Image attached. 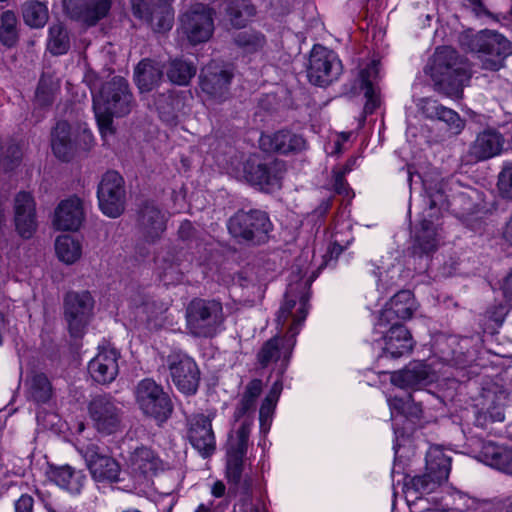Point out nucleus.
I'll use <instances>...</instances> for the list:
<instances>
[{
    "label": "nucleus",
    "instance_id": "obj_1",
    "mask_svg": "<svg viewBox=\"0 0 512 512\" xmlns=\"http://www.w3.org/2000/svg\"><path fill=\"white\" fill-rule=\"evenodd\" d=\"M315 258H296L291 266L289 283L284 300L277 313V325L281 329L289 322L283 338L274 337L266 341L257 354L261 367L282 358L287 364L296 343V336L305 321L309 310L310 288L321 271L327 266L324 258L315 262Z\"/></svg>",
    "mask_w": 512,
    "mask_h": 512
},
{
    "label": "nucleus",
    "instance_id": "obj_2",
    "mask_svg": "<svg viewBox=\"0 0 512 512\" xmlns=\"http://www.w3.org/2000/svg\"><path fill=\"white\" fill-rule=\"evenodd\" d=\"M256 402L241 396L233 413L235 422L241 421L239 427L229 434L226 444V478L236 492L248 498L251 494L252 479L243 477L244 463L249 446V436L254 421Z\"/></svg>",
    "mask_w": 512,
    "mask_h": 512
},
{
    "label": "nucleus",
    "instance_id": "obj_3",
    "mask_svg": "<svg viewBox=\"0 0 512 512\" xmlns=\"http://www.w3.org/2000/svg\"><path fill=\"white\" fill-rule=\"evenodd\" d=\"M85 79L91 88L93 108L100 133L106 137L113 133V117H122L131 112L132 95L122 77H114L98 91L97 82H92L89 74Z\"/></svg>",
    "mask_w": 512,
    "mask_h": 512
},
{
    "label": "nucleus",
    "instance_id": "obj_4",
    "mask_svg": "<svg viewBox=\"0 0 512 512\" xmlns=\"http://www.w3.org/2000/svg\"><path fill=\"white\" fill-rule=\"evenodd\" d=\"M430 75L437 85L451 96H460L462 87L470 79V68L466 61L451 47L436 50L429 66Z\"/></svg>",
    "mask_w": 512,
    "mask_h": 512
},
{
    "label": "nucleus",
    "instance_id": "obj_5",
    "mask_svg": "<svg viewBox=\"0 0 512 512\" xmlns=\"http://www.w3.org/2000/svg\"><path fill=\"white\" fill-rule=\"evenodd\" d=\"M187 332L197 338H213L225 321L223 305L215 299L194 298L185 309Z\"/></svg>",
    "mask_w": 512,
    "mask_h": 512
},
{
    "label": "nucleus",
    "instance_id": "obj_6",
    "mask_svg": "<svg viewBox=\"0 0 512 512\" xmlns=\"http://www.w3.org/2000/svg\"><path fill=\"white\" fill-rule=\"evenodd\" d=\"M470 51L476 53L481 68L498 71L504 66L507 56L512 54L510 41L493 31H481L473 35L466 43Z\"/></svg>",
    "mask_w": 512,
    "mask_h": 512
},
{
    "label": "nucleus",
    "instance_id": "obj_7",
    "mask_svg": "<svg viewBox=\"0 0 512 512\" xmlns=\"http://www.w3.org/2000/svg\"><path fill=\"white\" fill-rule=\"evenodd\" d=\"M135 401L142 413L162 425L172 416L174 405L170 395L152 378L142 379L134 389Z\"/></svg>",
    "mask_w": 512,
    "mask_h": 512
},
{
    "label": "nucleus",
    "instance_id": "obj_8",
    "mask_svg": "<svg viewBox=\"0 0 512 512\" xmlns=\"http://www.w3.org/2000/svg\"><path fill=\"white\" fill-rule=\"evenodd\" d=\"M272 224L266 213L240 211L228 222L229 233L239 241L258 244L266 239Z\"/></svg>",
    "mask_w": 512,
    "mask_h": 512
},
{
    "label": "nucleus",
    "instance_id": "obj_9",
    "mask_svg": "<svg viewBox=\"0 0 512 512\" xmlns=\"http://www.w3.org/2000/svg\"><path fill=\"white\" fill-rule=\"evenodd\" d=\"M77 449L96 482L114 483L120 480V464L102 447L96 443H79Z\"/></svg>",
    "mask_w": 512,
    "mask_h": 512
},
{
    "label": "nucleus",
    "instance_id": "obj_10",
    "mask_svg": "<svg viewBox=\"0 0 512 512\" xmlns=\"http://www.w3.org/2000/svg\"><path fill=\"white\" fill-rule=\"evenodd\" d=\"M166 365L172 382L186 394L197 392L200 383V370L196 361L182 350H173L166 357Z\"/></svg>",
    "mask_w": 512,
    "mask_h": 512
},
{
    "label": "nucleus",
    "instance_id": "obj_11",
    "mask_svg": "<svg viewBox=\"0 0 512 512\" xmlns=\"http://www.w3.org/2000/svg\"><path fill=\"white\" fill-rule=\"evenodd\" d=\"M89 416L95 429L105 435L121 430L123 410L119 403L109 394L97 395L88 405Z\"/></svg>",
    "mask_w": 512,
    "mask_h": 512
},
{
    "label": "nucleus",
    "instance_id": "obj_12",
    "mask_svg": "<svg viewBox=\"0 0 512 512\" xmlns=\"http://www.w3.org/2000/svg\"><path fill=\"white\" fill-rule=\"evenodd\" d=\"M214 418L215 412H210L194 413L185 419L186 438L203 458L210 457L216 451V439L212 428Z\"/></svg>",
    "mask_w": 512,
    "mask_h": 512
},
{
    "label": "nucleus",
    "instance_id": "obj_13",
    "mask_svg": "<svg viewBox=\"0 0 512 512\" xmlns=\"http://www.w3.org/2000/svg\"><path fill=\"white\" fill-rule=\"evenodd\" d=\"M237 174L265 192H273L281 187L280 165L276 162L266 164L256 155L247 158Z\"/></svg>",
    "mask_w": 512,
    "mask_h": 512
},
{
    "label": "nucleus",
    "instance_id": "obj_14",
    "mask_svg": "<svg viewBox=\"0 0 512 512\" xmlns=\"http://www.w3.org/2000/svg\"><path fill=\"white\" fill-rule=\"evenodd\" d=\"M342 73V64L332 50L315 45L310 53L307 74L309 81L317 86H326L337 80Z\"/></svg>",
    "mask_w": 512,
    "mask_h": 512
},
{
    "label": "nucleus",
    "instance_id": "obj_15",
    "mask_svg": "<svg viewBox=\"0 0 512 512\" xmlns=\"http://www.w3.org/2000/svg\"><path fill=\"white\" fill-rule=\"evenodd\" d=\"M64 317L73 337H79L88 324L94 307V299L89 291H69L63 301Z\"/></svg>",
    "mask_w": 512,
    "mask_h": 512
},
{
    "label": "nucleus",
    "instance_id": "obj_16",
    "mask_svg": "<svg viewBox=\"0 0 512 512\" xmlns=\"http://www.w3.org/2000/svg\"><path fill=\"white\" fill-rule=\"evenodd\" d=\"M100 210L110 218L119 217L125 209V189L122 176L115 172H107L98 187Z\"/></svg>",
    "mask_w": 512,
    "mask_h": 512
},
{
    "label": "nucleus",
    "instance_id": "obj_17",
    "mask_svg": "<svg viewBox=\"0 0 512 512\" xmlns=\"http://www.w3.org/2000/svg\"><path fill=\"white\" fill-rule=\"evenodd\" d=\"M506 395L496 388H484L475 400L474 425L481 429H489L496 422L505 419L504 401Z\"/></svg>",
    "mask_w": 512,
    "mask_h": 512
},
{
    "label": "nucleus",
    "instance_id": "obj_18",
    "mask_svg": "<svg viewBox=\"0 0 512 512\" xmlns=\"http://www.w3.org/2000/svg\"><path fill=\"white\" fill-rule=\"evenodd\" d=\"M181 23L184 33L193 44L207 41L214 28L211 9L203 4H195L183 16Z\"/></svg>",
    "mask_w": 512,
    "mask_h": 512
},
{
    "label": "nucleus",
    "instance_id": "obj_19",
    "mask_svg": "<svg viewBox=\"0 0 512 512\" xmlns=\"http://www.w3.org/2000/svg\"><path fill=\"white\" fill-rule=\"evenodd\" d=\"M417 302L410 290L397 292L380 311L375 327L382 329L391 322H400L410 319L417 310Z\"/></svg>",
    "mask_w": 512,
    "mask_h": 512
},
{
    "label": "nucleus",
    "instance_id": "obj_20",
    "mask_svg": "<svg viewBox=\"0 0 512 512\" xmlns=\"http://www.w3.org/2000/svg\"><path fill=\"white\" fill-rule=\"evenodd\" d=\"M85 212L83 202L76 196L69 197L58 203L51 224L58 231H78L84 222Z\"/></svg>",
    "mask_w": 512,
    "mask_h": 512
},
{
    "label": "nucleus",
    "instance_id": "obj_21",
    "mask_svg": "<svg viewBox=\"0 0 512 512\" xmlns=\"http://www.w3.org/2000/svg\"><path fill=\"white\" fill-rule=\"evenodd\" d=\"M383 333L384 346L380 357L400 358L412 352L415 342L410 331L400 322H391Z\"/></svg>",
    "mask_w": 512,
    "mask_h": 512
},
{
    "label": "nucleus",
    "instance_id": "obj_22",
    "mask_svg": "<svg viewBox=\"0 0 512 512\" xmlns=\"http://www.w3.org/2000/svg\"><path fill=\"white\" fill-rule=\"evenodd\" d=\"M46 476L52 483L71 495L81 494L87 482V476L83 470L75 469L68 464L49 463Z\"/></svg>",
    "mask_w": 512,
    "mask_h": 512
},
{
    "label": "nucleus",
    "instance_id": "obj_23",
    "mask_svg": "<svg viewBox=\"0 0 512 512\" xmlns=\"http://www.w3.org/2000/svg\"><path fill=\"white\" fill-rule=\"evenodd\" d=\"M448 345L451 348L452 365L464 369L477 360L482 347V338L479 334L464 337L452 336L448 339Z\"/></svg>",
    "mask_w": 512,
    "mask_h": 512
},
{
    "label": "nucleus",
    "instance_id": "obj_24",
    "mask_svg": "<svg viewBox=\"0 0 512 512\" xmlns=\"http://www.w3.org/2000/svg\"><path fill=\"white\" fill-rule=\"evenodd\" d=\"M14 224L18 234L25 239L37 229L36 205L30 193L20 192L14 201Z\"/></svg>",
    "mask_w": 512,
    "mask_h": 512
},
{
    "label": "nucleus",
    "instance_id": "obj_25",
    "mask_svg": "<svg viewBox=\"0 0 512 512\" xmlns=\"http://www.w3.org/2000/svg\"><path fill=\"white\" fill-rule=\"evenodd\" d=\"M119 358L120 354L115 348L101 349L88 365L93 380L100 384L113 382L119 373Z\"/></svg>",
    "mask_w": 512,
    "mask_h": 512
},
{
    "label": "nucleus",
    "instance_id": "obj_26",
    "mask_svg": "<svg viewBox=\"0 0 512 512\" xmlns=\"http://www.w3.org/2000/svg\"><path fill=\"white\" fill-rule=\"evenodd\" d=\"M259 147L268 153L288 154L302 150L305 147V140L287 130L265 132L259 138Z\"/></svg>",
    "mask_w": 512,
    "mask_h": 512
},
{
    "label": "nucleus",
    "instance_id": "obj_27",
    "mask_svg": "<svg viewBox=\"0 0 512 512\" xmlns=\"http://www.w3.org/2000/svg\"><path fill=\"white\" fill-rule=\"evenodd\" d=\"M128 468L135 477L147 478L163 471L165 464L153 449L140 446L130 453Z\"/></svg>",
    "mask_w": 512,
    "mask_h": 512
},
{
    "label": "nucleus",
    "instance_id": "obj_28",
    "mask_svg": "<svg viewBox=\"0 0 512 512\" xmlns=\"http://www.w3.org/2000/svg\"><path fill=\"white\" fill-rule=\"evenodd\" d=\"M503 136L492 129L479 133L471 144L468 156L471 161L478 162L500 155L504 150Z\"/></svg>",
    "mask_w": 512,
    "mask_h": 512
},
{
    "label": "nucleus",
    "instance_id": "obj_29",
    "mask_svg": "<svg viewBox=\"0 0 512 512\" xmlns=\"http://www.w3.org/2000/svg\"><path fill=\"white\" fill-rule=\"evenodd\" d=\"M478 459L486 465L512 475V448L494 441H482Z\"/></svg>",
    "mask_w": 512,
    "mask_h": 512
},
{
    "label": "nucleus",
    "instance_id": "obj_30",
    "mask_svg": "<svg viewBox=\"0 0 512 512\" xmlns=\"http://www.w3.org/2000/svg\"><path fill=\"white\" fill-rule=\"evenodd\" d=\"M167 217L158 207L147 204L140 213L139 223L143 238L148 243L159 239L166 230Z\"/></svg>",
    "mask_w": 512,
    "mask_h": 512
},
{
    "label": "nucleus",
    "instance_id": "obj_31",
    "mask_svg": "<svg viewBox=\"0 0 512 512\" xmlns=\"http://www.w3.org/2000/svg\"><path fill=\"white\" fill-rule=\"evenodd\" d=\"M390 380L400 388H416L430 382V370L425 363L414 361L404 369L392 372Z\"/></svg>",
    "mask_w": 512,
    "mask_h": 512
},
{
    "label": "nucleus",
    "instance_id": "obj_32",
    "mask_svg": "<svg viewBox=\"0 0 512 512\" xmlns=\"http://www.w3.org/2000/svg\"><path fill=\"white\" fill-rule=\"evenodd\" d=\"M231 78L232 73L227 69L213 72L211 67H207L201 74V88L207 94L221 100L227 94Z\"/></svg>",
    "mask_w": 512,
    "mask_h": 512
},
{
    "label": "nucleus",
    "instance_id": "obj_33",
    "mask_svg": "<svg viewBox=\"0 0 512 512\" xmlns=\"http://www.w3.org/2000/svg\"><path fill=\"white\" fill-rule=\"evenodd\" d=\"M64 8L72 16L80 17L89 25L104 17L110 9V0H97L93 7L81 10L83 0H63Z\"/></svg>",
    "mask_w": 512,
    "mask_h": 512
},
{
    "label": "nucleus",
    "instance_id": "obj_34",
    "mask_svg": "<svg viewBox=\"0 0 512 512\" xmlns=\"http://www.w3.org/2000/svg\"><path fill=\"white\" fill-rule=\"evenodd\" d=\"M425 470L443 484L450 474L451 458L440 447H430L426 454Z\"/></svg>",
    "mask_w": 512,
    "mask_h": 512
},
{
    "label": "nucleus",
    "instance_id": "obj_35",
    "mask_svg": "<svg viewBox=\"0 0 512 512\" xmlns=\"http://www.w3.org/2000/svg\"><path fill=\"white\" fill-rule=\"evenodd\" d=\"M28 398L37 404L47 403L53 396V387L43 372H32L26 380Z\"/></svg>",
    "mask_w": 512,
    "mask_h": 512
},
{
    "label": "nucleus",
    "instance_id": "obj_36",
    "mask_svg": "<svg viewBox=\"0 0 512 512\" xmlns=\"http://www.w3.org/2000/svg\"><path fill=\"white\" fill-rule=\"evenodd\" d=\"M442 485L432 474L425 470L422 475H415L406 478L404 491L407 496L420 498L423 495L430 494Z\"/></svg>",
    "mask_w": 512,
    "mask_h": 512
},
{
    "label": "nucleus",
    "instance_id": "obj_37",
    "mask_svg": "<svg viewBox=\"0 0 512 512\" xmlns=\"http://www.w3.org/2000/svg\"><path fill=\"white\" fill-rule=\"evenodd\" d=\"M162 77V70L158 63L151 60L141 61L135 69V80L138 88L144 91H150L158 84Z\"/></svg>",
    "mask_w": 512,
    "mask_h": 512
},
{
    "label": "nucleus",
    "instance_id": "obj_38",
    "mask_svg": "<svg viewBox=\"0 0 512 512\" xmlns=\"http://www.w3.org/2000/svg\"><path fill=\"white\" fill-rule=\"evenodd\" d=\"M423 110L427 117L447 123L454 133H459L464 127V122L455 111L439 105L436 101L427 100Z\"/></svg>",
    "mask_w": 512,
    "mask_h": 512
},
{
    "label": "nucleus",
    "instance_id": "obj_39",
    "mask_svg": "<svg viewBox=\"0 0 512 512\" xmlns=\"http://www.w3.org/2000/svg\"><path fill=\"white\" fill-rule=\"evenodd\" d=\"M52 150L55 156L61 160H66L73 149L70 126L66 122L57 123L52 133Z\"/></svg>",
    "mask_w": 512,
    "mask_h": 512
},
{
    "label": "nucleus",
    "instance_id": "obj_40",
    "mask_svg": "<svg viewBox=\"0 0 512 512\" xmlns=\"http://www.w3.org/2000/svg\"><path fill=\"white\" fill-rule=\"evenodd\" d=\"M22 17L31 28H42L48 21V7L39 1H28L22 6Z\"/></svg>",
    "mask_w": 512,
    "mask_h": 512
},
{
    "label": "nucleus",
    "instance_id": "obj_41",
    "mask_svg": "<svg viewBox=\"0 0 512 512\" xmlns=\"http://www.w3.org/2000/svg\"><path fill=\"white\" fill-rule=\"evenodd\" d=\"M158 269L159 278L164 285H175L183 279L179 258H161Z\"/></svg>",
    "mask_w": 512,
    "mask_h": 512
},
{
    "label": "nucleus",
    "instance_id": "obj_42",
    "mask_svg": "<svg viewBox=\"0 0 512 512\" xmlns=\"http://www.w3.org/2000/svg\"><path fill=\"white\" fill-rule=\"evenodd\" d=\"M0 41L7 47L14 46L18 41L17 18L12 11H5L1 16Z\"/></svg>",
    "mask_w": 512,
    "mask_h": 512
},
{
    "label": "nucleus",
    "instance_id": "obj_43",
    "mask_svg": "<svg viewBox=\"0 0 512 512\" xmlns=\"http://www.w3.org/2000/svg\"><path fill=\"white\" fill-rule=\"evenodd\" d=\"M379 75L378 63L372 61L362 68L359 73L360 88L368 101H372L375 94L374 84Z\"/></svg>",
    "mask_w": 512,
    "mask_h": 512
},
{
    "label": "nucleus",
    "instance_id": "obj_44",
    "mask_svg": "<svg viewBox=\"0 0 512 512\" xmlns=\"http://www.w3.org/2000/svg\"><path fill=\"white\" fill-rule=\"evenodd\" d=\"M417 241L423 253L434 252L440 241L437 227L430 222L423 221Z\"/></svg>",
    "mask_w": 512,
    "mask_h": 512
},
{
    "label": "nucleus",
    "instance_id": "obj_45",
    "mask_svg": "<svg viewBox=\"0 0 512 512\" xmlns=\"http://www.w3.org/2000/svg\"><path fill=\"white\" fill-rule=\"evenodd\" d=\"M195 73L196 69L193 65L181 60L173 61L167 71L170 81L178 85L188 84Z\"/></svg>",
    "mask_w": 512,
    "mask_h": 512
},
{
    "label": "nucleus",
    "instance_id": "obj_46",
    "mask_svg": "<svg viewBox=\"0 0 512 512\" xmlns=\"http://www.w3.org/2000/svg\"><path fill=\"white\" fill-rule=\"evenodd\" d=\"M69 48L67 33L61 24L53 25L49 30L48 49L55 55L64 54Z\"/></svg>",
    "mask_w": 512,
    "mask_h": 512
},
{
    "label": "nucleus",
    "instance_id": "obj_47",
    "mask_svg": "<svg viewBox=\"0 0 512 512\" xmlns=\"http://www.w3.org/2000/svg\"><path fill=\"white\" fill-rule=\"evenodd\" d=\"M55 251L57 256H80L82 252L81 243L70 235H61L55 240Z\"/></svg>",
    "mask_w": 512,
    "mask_h": 512
},
{
    "label": "nucleus",
    "instance_id": "obj_48",
    "mask_svg": "<svg viewBox=\"0 0 512 512\" xmlns=\"http://www.w3.org/2000/svg\"><path fill=\"white\" fill-rule=\"evenodd\" d=\"M391 405L407 418L418 420L422 417V405L420 403H416L411 396L407 399L395 397L392 400Z\"/></svg>",
    "mask_w": 512,
    "mask_h": 512
},
{
    "label": "nucleus",
    "instance_id": "obj_49",
    "mask_svg": "<svg viewBox=\"0 0 512 512\" xmlns=\"http://www.w3.org/2000/svg\"><path fill=\"white\" fill-rule=\"evenodd\" d=\"M236 42L244 51L250 53L262 48L264 38L260 34L244 31L238 34Z\"/></svg>",
    "mask_w": 512,
    "mask_h": 512
},
{
    "label": "nucleus",
    "instance_id": "obj_50",
    "mask_svg": "<svg viewBox=\"0 0 512 512\" xmlns=\"http://www.w3.org/2000/svg\"><path fill=\"white\" fill-rule=\"evenodd\" d=\"M498 187L504 197L512 199V164L507 165L501 171Z\"/></svg>",
    "mask_w": 512,
    "mask_h": 512
},
{
    "label": "nucleus",
    "instance_id": "obj_51",
    "mask_svg": "<svg viewBox=\"0 0 512 512\" xmlns=\"http://www.w3.org/2000/svg\"><path fill=\"white\" fill-rule=\"evenodd\" d=\"M152 22L156 31L165 32L172 27L173 13L166 10L162 16L153 15Z\"/></svg>",
    "mask_w": 512,
    "mask_h": 512
},
{
    "label": "nucleus",
    "instance_id": "obj_52",
    "mask_svg": "<svg viewBox=\"0 0 512 512\" xmlns=\"http://www.w3.org/2000/svg\"><path fill=\"white\" fill-rule=\"evenodd\" d=\"M276 404L277 403L264 398L259 410V420L261 429H264L266 424L270 421Z\"/></svg>",
    "mask_w": 512,
    "mask_h": 512
},
{
    "label": "nucleus",
    "instance_id": "obj_53",
    "mask_svg": "<svg viewBox=\"0 0 512 512\" xmlns=\"http://www.w3.org/2000/svg\"><path fill=\"white\" fill-rule=\"evenodd\" d=\"M262 388V381L260 379H253L246 385L242 395L256 402L262 392Z\"/></svg>",
    "mask_w": 512,
    "mask_h": 512
},
{
    "label": "nucleus",
    "instance_id": "obj_54",
    "mask_svg": "<svg viewBox=\"0 0 512 512\" xmlns=\"http://www.w3.org/2000/svg\"><path fill=\"white\" fill-rule=\"evenodd\" d=\"M34 498L29 494H22L14 503V512H33Z\"/></svg>",
    "mask_w": 512,
    "mask_h": 512
},
{
    "label": "nucleus",
    "instance_id": "obj_55",
    "mask_svg": "<svg viewBox=\"0 0 512 512\" xmlns=\"http://www.w3.org/2000/svg\"><path fill=\"white\" fill-rule=\"evenodd\" d=\"M282 389H283L282 380L281 379H277L273 383V385H272L269 393L266 395L265 399L277 403V401H278V399L280 397V394L282 392Z\"/></svg>",
    "mask_w": 512,
    "mask_h": 512
},
{
    "label": "nucleus",
    "instance_id": "obj_56",
    "mask_svg": "<svg viewBox=\"0 0 512 512\" xmlns=\"http://www.w3.org/2000/svg\"><path fill=\"white\" fill-rule=\"evenodd\" d=\"M243 512H268L265 504L261 501L256 503L244 501L241 505Z\"/></svg>",
    "mask_w": 512,
    "mask_h": 512
},
{
    "label": "nucleus",
    "instance_id": "obj_57",
    "mask_svg": "<svg viewBox=\"0 0 512 512\" xmlns=\"http://www.w3.org/2000/svg\"><path fill=\"white\" fill-rule=\"evenodd\" d=\"M502 290L505 298L512 302V271L505 277Z\"/></svg>",
    "mask_w": 512,
    "mask_h": 512
},
{
    "label": "nucleus",
    "instance_id": "obj_58",
    "mask_svg": "<svg viewBox=\"0 0 512 512\" xmlns=\"http://www.w3.org/2000/svg\"><path fill=\"white\" fill-rule=\"evenodd\" d=\"M225 489V485L222 481H216L212 486L211 493L214 497L219 498L224 495Z\"/></svg>",
    "mask_w": 512,
    "mask_h": 512
},
{
    "label": "nucleus",
    "instance_id": "obj_59",
    "mask_svg": "<svg viewBox=\"0 0 512 512\" xmlns=\"http://www.w3.org/2000/svg\"><path fill=\"white\" fill-rule=\"evenodd\" d=\"M503 237L505 241L512 246V216L505 225V228L503 230Z\"/></svg>",
    "mask_w": 512,
    "mask_h": 512
},
{
    "label": "nucleus",
    "instance_id": "obj_60",
    "mask_svg": "<svg viewBox=\"0 0 512 512\" xmlns=\"http://www.w3.org/2000/svg\"><path fill=\"white\" fill-rule=\"evenodd\" d=\"M335 189L340 194H345L346 196H349V192L345 187V183L342 177H337L335 180Z\"/></svg>",
    "mask_w": 512,
    "mask_h": 512
},
{
    "label": "nucleus",
    "instance_id": "obj_61",
    "mask_svg": "<svg viewBox=\"0 0 512 512\" xmlns=\"http://www.w3.org/2000/svg\"><path fill=\"white\" fill-rule=\"evenodd\" d=\"M192 230V225L190 222H183L180 226L179 233L181 237H188L189 232Z\"/></svg>",
    "mask_w": 512,
    "mask_h": 512
},
{
    "label": "nucleus",
    "instance_id": "obj_62",
    "mask_svg": "<svg viewBox=\"0 0 512 512\" xmlns=\"http://www.w3.org/2000/svg\"><path fill=\"white\" fill-rule=\"evenodd\" d=\"M142 3H143L142 0H132V7H133L134 14L139 16V17H142V14H141V11H140V5Z\"/></svg>",
    "mask_w": 512,
    "mask_h": 512
},
{
    "label": "nucleus",
    "instance_id": "obj_63",
    "mask_svg": "<svg viewBox=\"0 0 512 512\" xmlns=\"http://www.w3.org/2000/svg\"><path fill=\"white\" fill-rule=\"evenodd\" d=\"M256 276L259 281H264L268 278L267 275L260 268L257 270Z\"/></svg>",
    "mask_w": 512,
    "mask_h": 512
},
{
    "label": "nucleus",
    "instance_id": "obj_64",
    "mask_svg": "<svg viewBox=\"0 0 512 512\" xmlns=\"http://www.w3.org/2000/svg\"><path fill=\"white\" fill-rule=\"evenodd\" d=\"M195 512H209V509L202 504L197 508Z\"/></svg>",
    "mask_w": 512,
    "mask_h": 512
}]
</instances>
